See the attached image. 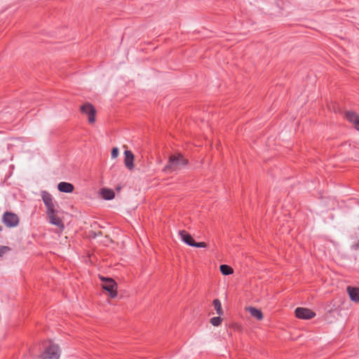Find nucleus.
I'll list each match as a JSON object with an SVG mask.
<instances>
[{"mask_svg": "<svg viewBox=\"0 0 359 359\" xmlns=\"http://www.w3.org/2000/svg\"><path fill=\"white\" fill-rule=\"evenodd\" d=\"M187 164V160L184 158L181 154L170 156L168 163L164 168L166 172H173L180 170Z\"/></svg>", "mask_w": 359, "mask_h": 359, "instance_id": "1", "label": "nucleus"}, {"mask_svg": "<svg viewBox=\"0 0 359 359\" xmlns=\"http://www.w3.org/2000/svg\"><path fill=\"white\" fill-rule=\"evenodd\" d=\"M100 278L103 283L102 288L109 292V294L111 298L116 297L117 296V285L116 282L110 278L100 276Z\"/></svg>", "mask_w": 359, "mask_h": 359, "instance_id": "2", "label": "nucleus"}, {"mask_svg": "<svg viewBox=\"0 0 359 359\" xmlns=\"http://www.w3.org/2000/svg\"><path fill=\"white\" fill-rule=\"evenodd\" d=\"M60 355V349L57 345L50 344L46 348L41 354L40 359H58Z\"/></svg>", "mask_w": 359, "mask_h": 359, "instance_id": "3", "label": "nucleus"}, {"mask_svg": "<svg viewBox=\"0 0 359 359\" xmlns=\"http://www.w3.org/2000/svg\"><path fill=\"white\" fill-rule=\"evenodd\" d=\"M41 196L47 209L46 212H51L53 210H55V202L50 193L46 191H41Z\"/></svg>", "mask_w": 359, "mask_h": 359, "instance_id": "4", "label": "nucleus"}, {"mask_svg": "<svg viewBox=\"0 0 359 359\" xmlns=\"http://www.w3.org/2000/svg\"><path fill=\"white\" fill-rule=\"evenodd\" d=\"M3 222L8 227H15L19 223V218L16 214L6 212L3 216Z\"/></svg>", "mask_w": 359, "mask_h": 359, "instance_id": "5", "label": "nucleus"}, {"mask_svg": "<svg viewBox=\"0 0 359 359\" xmlns=\"http://www.w3.org/2000/svg\"><path fill=\"white\" fill-rule=\"evenodd\" d=\"M81 110L83 114H86L88 116V119L89 123H93L95 121V109L94 107L89 104H84L81 106Z\"/></svg>", "mask_w": 359, "mask_h": 359, "instance_id": "6", "label": "nucleus"}, {"mask_svg": "<svg viewBox=\"0 0 359 359\" xmlns=\"http://www.w3.org/2000/svg\"><path fill=\"white\" fill-rule=\"evenodd\" d=\"M295 315L298 318L311 319L316 316V313L309 309L298 307L295 309Z\"/></svg>", "mask_w": 359, "mask_h": 359, "instance_id": "7", "label": "nucleus"}, {"mask_svg": "<svg viewBox=\"0 0 359 359\" xmlns=\"http://www.w3.org/2000/svg\"><path fill=\"white\" fill-rule=\"evenodd\" d=\"M46 214L48 218V222L50 224L59 227L61 230L64 229L65 225L62 219L56 215V210H53L51 212H46Z\"/></svg>", "mask_w": 359, "mask_h": 359, "instance_id": "8", "label": "nucleus"}, {"mask_svg": "<svg viewBox=\"0 0 359 359\" xmlns=\"http://www.w3.org/2000/svg\"><path fill=\"white\" fill-rule=\"evenodd\" d=\"M345 116L355 126L356 130L359 131V115L353 111H348L346 112Z\"/></svg>", "mask_w": 359, "mask_h": 359, "instance_id": "9", "label": "nucleus"}, {"mask_svg": "<svg viewBox=\"0 0 359 359\" xmlns=\"http://www.w3.org/2000/svg\"><path fill=\"white\" fill-rule=\"evenodd\" d=\"M124 164L125 166L130 170H132L134 168V155L132 151L129 150H126L124 151Z\"/></svg>", "mask_w": 359, "mask_h": 359, "instance_id": "10", "label": "nucleus"}, {"mask_svg": "<svg viewBox=\"0 0 359 359\" xmlns=\"http://www.w3.org/2000/svg\"><path fill=\"white\" fill-rule=\"evenodd\" d=\"M347 292L352 301L355 302H359V287L348 286L347 287Z\"/></svg>", "mask_w": 359, "mask_h": 359, "instance_id": "11", "label": "nucleus"}, {"mask_svg": "<svg viewBox=\"0 0 359 359\" xmlns=\"http://www.w3.org/2000/svg\"><path fill=\"white\" fill-rule=\"evenodd\" d=\"M57 189L60 192L72 193L74 191V186L71 183L61 182L58 184Z\"/></svg>", "mask_w": 359, "mask_h": 359, "instance_id": "12", "label": "nucleus"}, {"mask_svg": "<svg viewBox=\"0 0 359 359\" xmlns=\"http://www.w3.org/2000/svg\"><path fill=\"white\" fill-rule=\"evenodd\" d=\"M180 236L183 242L189 246H193V243L195 241L189 233L185 231H180Z\"/></svg>", "mask_w": 359, "mask_h": 359, "instance_id": "13", "label": "nucleus"}, {"mask_svg": "<svg viewBox=\"0 0 359 359\" xmlns=\"http://www.w3.org/2000/svg\"><path fill=\"white\" fill-rule=\"evenodd\" d=\"M248 311L252 316H253L257 320H262L263 318V314L259 309H257L254 307H249Z\"/></svg>", "mask_w": 359, "mask_h": 359, "instance_id": "14", "label": "nucleus"}, {"mask_svg": "<svg viewBox=\"0 0 359 359\" xmlns=\"http://www.w3.org/2000/svg\"><path fill=\"white\" fill-rule=\"evenodd\" d=\"M102 196L106 200H111L114 198V192L111 189H102Z\"/></svg>", "mask_w": 359, "mask_h": 359, "instance_id": "15", "label": "nucleus"}, {"mask_svg": "<svg viewBox=\"0 0 359 359\" xmlns=\"http://www.w3.org/2000/svg\"><path fill=\"white\" fill-rule=\"evenodd\" d=\"M220 271L223 275H230L232 274L233 272V269L226 264H222L219 266Z\"/></svg>", "mask_w": 359, "mask_h": 359, "instance_id": "16", "label": "nucleus"}, {"mask_svg": "<svg viewBox=\"0 0 359 359\" xmlns=\"http://www.w3.org/2000/svg\"><path fill=\"white\" fill-rule=\"evenodd\" d=\"M213 305H214L215 309L217 311V313L219 316L222 315L223 311H222V304H221L220 301L218 299H214Z\"/></svg>", "mask_w": 359, "mask_h": 359, "instance_id": "17", "label": "nucleus"}, {"mask_svg": "<svg viewBox=\"0 0 359 359\" xmlns=\"http://www.w3.org/2000/svg\"><path fill=\"white\" fill-rule=\"evenodd\" d=\"M210 323L214 326H218L222 323V318L219 316H218V317H213V318H211Z\"/></svg>", "mask_w": 359, "mask_h": 359, "instance_id": "18", "label": "nucleus"}, {"mask_svg": "<svg viewBox=\"0 0 359 359\" xmlns=\"http://www.w3.org/2000/svg\"><path fill=\"white\" fill-rule=\"evenodd\" d=\"M207 246V244L204 242H200V243H196V242H194L193 243V246L192 247H196V248H205Z\"/></svg>", "mask_w": 359, "mask_h": 359, "instance_id": "19", "label": "nucleus"}, {"mask_svg": "<svg viewBox=\"0 0 359 359\" xmlns=\"http://www.w3.org/2000/svg\"><path fill=\"white\" fill-rule=\"evenodd\" d=\"M118 149L117 147L113 148L111 151V158H116L118 155Z\"/></svg>", "mask_w": 359, "mask_h": 359, "instance_id": "20", "label": "nucleus"}, {"mask_svg": "<svg viewBox=\"0 0 359 359\" xmlns=\"http://www.w3.org/2000/svg\"><path fill=\"white\" fill-rule=\"evenodd\" d=\"M8 250L6 246H0V257H1Z\"/></svg>", "mask_w": 359, "mask_h": 359, "instance_id": "21", "label": "nucleus"}, {"mask_svg": "<svg viewBox=\"0 0 359 359\" xmlns=\"http://www.w3.org/2000/svg\"><path fill=\"white\" fill-rule=\"evenodd\" d=\"M352 248L354 250H358L359 249V241L353 245Z\"/></svg>", "mask_w": 359, "mask_h": 359, "instance_id": "22", "label": "nucleus"}]
</instances>
